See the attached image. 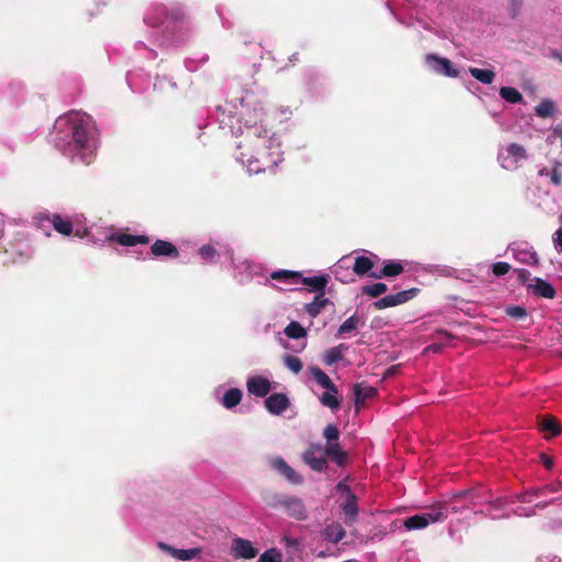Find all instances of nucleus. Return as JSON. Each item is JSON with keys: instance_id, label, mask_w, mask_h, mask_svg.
Returning <instances> with one entry per match:
<instances>
[{"instance_id": "obj_33", "label": "nucleus", "mask_w": 562, "mask_h": 562, "mask_svg": "<svg viewBox=\"0 0 562 562\" xmlns=\"http://www.w3.org/2000/svg\"><path fill=\"white\" fill-rule=\"evenodd\" d=\"M270 278L276 281L296 283L300 280V278H302V273L291 270H278L273 271L270 274Z\"/></svg>"}, {"instance_id": "obj_10", "label": "nucleus", "mask_w": 562, "mask_h": 562, "mask_svg": "<svg viewBox=\"0 0 562 562\" xmlns=\"http://www.w3.org/2000/svg\"><path fill=\"white\" fill-rule=\"evenodd\" d=\"M528 155L525 147L517 143H510L503 148L499 160L505 169H514L520 161L527 160Z\"/></svg>"}, {"instance_id": "obj_30", "label": "nucleus", "mask_w": 562, "mask_h": 562, "mask_svg": "<svg viewBox=\"0 0 562 562\" xmlns=\"http://www.w3.org/2000/svg\"><path fill=\"white\" fill-rule=\"evenodd\" d=\"M373 266H374V262L372 261L371 258L366 257V256H358L355 259L352 270L357 276L368 274L370 277Z\"/></svg>"}, {"instance_id": "obj_2", "label": "nucleus", "mask_w": 562, "mask_h": 562, "mask_svg": "<svg viewBox=\"0 0 562 562\" xmlns=\"http://www.w3.org/2000/svg\"><path fill=\"white\" fill-rule=\"evenodd\" d=\"M218 110L239 123L238 131L240 133H244L241 128V125H244L247 130V137L261 134V132L267 133L261 125L266 115L265 109L251 92L226 100L224 104L218 106Z\"/></svg>"}, {"instance_id": "obj_44", "label": "nucleus", "mask_w": 562, "mask_h": 562, "mask_svg": "<svg viewBox=\"0 0 562 562\" xmlns=\"http://www.w3.org/2000/svg\"><path fill=\"white\" fill-rule=\"evenodd\" d=\"M492 270L496 277H502L509 272L510 265L504 261H498L493 265Z\"/></svg>"}, {"instance_id": "obj_40", "label": "nucleus", "mask_w": 562, "mask_h": 562, "mask_svg": "<svg viewBox=\"0 0 562 562\" xmlns=\"http://www.w3.org/2000/svg\"><path fill=\"white\" fill-rule=\"evenodd\" d=\"M360 323V318L358 315H352L348 317L339 327V334H348L355 330Z\"/></svg>"}, {"instance_id": "obj_11", "label": "nucleus", "mask_w": 562, "mask_h": 562, "mask_svg": "<svg viewBox=\"0 0 562 562\" xmlns=\"http://www.w3.org/2000/svg\"><path fill=\"white\" fill-rule=\"evenodd\" d=\"M325 447L323 448L321 443H311L308 448L304 451L302 458L303 461L316 472H322L327 467Z\"/></svg>"}, {"instance_id": "obj_3", "label": "nucleus", "mask_w": 562, "mask_h": 562, "mask_svg": "<svg viewBox=\"0 0 562 562\" xmlns=\"http://www.w3.org/2000/svg\"><path fill=\"white\" fill-rule=\"evenodd\" d=\"M520 494L499 496L494 499H486L481 496L483 506L480 507L479 515L491 519H504L510 516L531 517L536 515V509H543L550 504L561 502V497L552 498L549 502H537L532 506H526L518 498Z\"/></svg>"}, {"instance_id": "obj_43", "label": "nucleus", "mask_w": 562, "mask_h": 562, "mask_svg": "<svg viewBox=\"0 0 562 562\" xmlns=\"http://www.w3.org/2000/svg\"><path fill=\"white\" fill-rule=\"evenodd\" d=\"M506 314L514 318L522 319L527 316V311L521 306L513 305L506 308Z\"/></svg>"}, {"instance_id": "obj_21", "label": "nucleus", "mask_w": 562, "mask_h": 562, "mask_svg": "<svg viewBox=\"0 0 562 562\" xmlns=\"http://www.w3.org/2000/svg\"><path fill=\"white\" fill-rule=\"evenodd\" d=\"M404 271V267L400 261L387 260L384 262L381 271H372L370 273V278L373 279H382V278H392L397 277Z\"/></svg>"}, {"instance_id": "obj_34", "label": "nucleus", "mask_w": 562, "mask_h": 562, "mask_svg": "<svg viewBox=\"0 0 562 562\" xmlns=\"http://www.w3.org/2000/svg\"><path fill=\"white\" fill-rule=\"evenodd\" d=\"M356 404H363L367 398L375 395L376 390L372 386L356 384L353 387Z\"/></svg>"}, {"instance_id": "obj_41", "label": "nucleus", "mask_w": 562, "mask_h": 562, "mask_svg": "<svg viewBox=\"0 0 562 562\" xmlns=\"http://www.w3.org/2000/svg\"><path fill=\"white\" fill-rule=\"evenodd\" d=\"M283 363L290 371H292L295 374L301 372L303 368L301 360L293 355H286L284 357Z\"/></svg>"}, {"instance_id": "obj_53", "label": "nucleus", "mask_w": 562, "mask_h": 562, "mask_svg": "<svg viewBox=\"0 0 562 562\" xmlns=\"http://www.w3.org/2000/svg\"><path fill=\"white\" fill-rule=\"evenodd\" d=\"M423 351L425 352H428V351H438V347L436 345H429L427 346Z\"/></svg>"}, {"instance_id": "obj_24", "label": "nucleus", "mask_w": 562, "mask_h": 562, "mask_svg": "<svg viewBox=\"0 0 562 562\" xmlns=\"http://www.w3.org/2000/svg\"><path fill=\"white\" fill-rule=\"evenodd\" d=\"M301 282L304 285H307L311 288L312 292L318 293H325V288L329 281L328 276H317V277H303L300 278Z\"/></svg>"}, {"instance_id": "obj_28", "label": "nucleus", "mask_w": 562, "mask_h": 562, "mask_svg": "<svg viewBox=\"0 0 562 562\" xmlns=\"http://www.w3.org/2000/svg\"><path fill=\"white\" fill-rule=\"evenodd\" d=\"M345 535V529L338 522L327 525L323 531L324 538L333 543H338L339 541H341Z\"/></svg>"}, {"instance_id": "obj_20", "label": "nucleus", "mask_w": 562, "mask_h": 562, "mask_svg": "<svg viewBox=\"0 0 562 562\" xmlns=\"http://www.w3.org/2000/svg\"><path fill=\"white\" fill-rule=\"evenodd\" d=\"M150 252L155 257L178 258L180 255L178 248L173 244L162 239H157L151 245Z\"/></svg>"}, {"instance_id": "obj_48", "label": "nucleus", "mask_w": 562, "mask_h": 562, "mask_svg": "<svg viewBox=\"0 0 562 562\" xmlns=\"http://www.w3.org/2000/svg\"><path fill=\"white\" fill-rule=\"evenodd\" d=\"M521 4L522 0H510V13L513 18H515L518 14Z\"/></svg>"}, {"instance_id": "obj_47", "label": "nucleus", "mask_w": 562, "mask_h": 562, "mask_svg": "<svg viewBox=\"0 0 562 562\" xmlns=\"http://www.w3.org/2000/svg\"><path fill=\"white\" fill-rule=\"evenodd\" d=\"M336 490L338 493H340V495L346 498V497H349V495H355L349 485H347L345 482H339L337 485H336Z\"/></svg>"}, {"instance_id": "obj_5", "label": "nucleus", "mask_w": 562, "mask_h": 562, "mask_svg": "<svg viewBox=\"0 0 562 562\" xmlns=\"http://www.w3.org/2000/svg\"><path fill=\"white\" fill-rule=\"evenodd\" d=\"M308 372L313 380L323 389L325 392L319 396V402L323 406L330 408L331 411H338L340 407V401L338 398V389L333 383L330 378L318 367H310Z\"/></svg>"}, {"instance_id": "obj_12", "label": "nucleus", "mask_w": 562, "mask_h": 562, "mask_svg": "<svg viewBox=\"0 0 562 562\" xmlns=\"http://www.w3.org/2000/svg\"><path fill=\"white\" fill-rule=\"evenodd\" d=\"M425 61L428 67L438 75L449 78H457L459 76V70L446 57H440L436 54H427L425 56Z\"/></svg>"}, {"instance_id": "obj_16", "label": "nucleus", "mask_w": 562, "mask_h": 562, "mask_svg": "<svg viewBox=\"0 0 562 562\" xmlns=\"http://www.w3.org/2000/svg\"><path fill=\"white\" fill-rule=\"evenodd\" d=\"M247 391L256 397H266L271 391V382L263 375H251L248 378Z\"/></svg>"}, {"instance_id": "obj_25", "label": "nucleus", "mask_w": 562, "mask_h": 562, "mask_svg": "<svg viewBox=\"0 0 562 562\" xmlns=\"http://www.w3.org/2000/svg\"><path fill=\"white\" fill-rule=\"evenodd\" d=\"M533 293L540 297L553 299L555 296V289L547 281L540 278L535 279V283L530 285Z\"/></svg>"}, {"instance_id": "obj_42", "label": "nucleus", "mask_w": 562, "mask_h": 562, "mask_svg": "<svg viewBox=\"0 0 562 562\" xmlns=\"http://www.w3.org/2000/svg\"><path fill=\"white\" fill-rule=\"evenodd\" d=\"M258 562H281V554L276 549H270L260 554Z\"/></svg>"}, {"instance_id": "obj_31", "label": "nucleus", "mask_w": 562, "mask_h": 562, "mask_svg": "<svg viewBox=\"0 0 562 562\" xmlns=\"http://www.w3.org/2000/svg\"><path fill=\"white\" fill-rule=\"evenodd\" d=\"M113 239L122 246L146 245L149 243V238L146 235L119 234Z\"/></svg>"}, {"instance_id": "obj_8", "label": "nucleus", "mask_w": 562, "mask_h": 562, "mask_svg": "<svg viewBox=\"0 0 562 562\" xmlns=\"http://www.w3.org/2000/svg\"><path fill=\"white\" fill-rule=\"evenodd\" d=\"M183 13L180 9H172L168 11L164 5L153 7L144 18L147 25L151 27L160 26L165 21L171 19L172 21H180Z\"/></svg>"}, {"instance_id": "obj_14", "label": "nucleus", "mask_w": 562, "mask_h": 562, "mask_svg": "<svg viewBox=\"0 0 562 562\" xmlns=\"http://www.w3.org/2000/svg\"><path fill=\"white\" fill-rule=\"evenodd\" d=\"M157 547L168 554L169 557L179 561H191L198 558L202 553L201 547H194L189 549H177L166 542L159 541Z\"/></svg>"}, {"instance_id": "obj_49", "label": "nucleus", "mask_w": 562, "mask_h": 562, "mask_svg": "<svg viewBox=\"0 0 562 562\" xmlns=\"http://www.w3.org/2000/svg\"><path fill=\"white\" fill-rule=\"evenodd\" d=\"M540 458H541V462L544 465V468L551 469L553 467V460L549 456L541 454Z\"/></svg>"}, {"instance_id": "obj_19", "label": "nucleus", "mask_w": 562, "mask_h": 562, "mask_svg": "<svg viewBox=\"0 0 562 562\" xmlns=\"http://www.w3.org/2000/svg\"><path fill=\"white\" fill-rule=\"evenodd\" d=\"M271 467L282 474L290 483L299 485L303 483V477L292 469L283 458L276 457L271 460Z\"/></svg>"}, {"instance_id": "obj_17", "label": "nucleus", "mask_w": 562, "mask_h": 562, "mask_svg": "<svg viewBox=\"0 0 562 562\" xmlns=\"http://www.w3.org/2000/svg\"><path fill=\"white\" fill-rule=\"evenodd\" d=\"M290 398L285 393H273L266 397L265 408L271 415H281L290 407Z\"/></svg>"}, {"instance_id": "obj_50", "label": "nucleus", "mask_w": 562, "mask_h": 562, "mask_svg": "<svg viewBox=\"0 0 562 562\" xmlns=\"http://www.w3.org/2000/svg\"><path fill=\"white\" fill-rule=\"evenodd\" d=\"M554 236V244L562 247V227L555 232Z\"/></svg>"}, {"instance_id": "obj_51", "label": "nucleus", "mask_w": 562, "mask_h": 562, "mask_svg": "<svg viewBox=\"0 0 562 562\" xmlns=\"http://www.w3.org/2000/svg\"><path fill=\"white\" fill-rule=\"evenodd\" d=\"M550 56L562 64V53L558 52L557 49H551Z\"/></svg>"}, {"instance_id": "obj_7", "label": "nucleus", "mask_w": 562, "mask_h": 562, "mask_svg": "<svg viewBox=\"0 0 562 562\" xmlns=\"http://www.w3.org/2000/svg\"><path fill=\"white\" fill-rule=\"evenodd\" d=\"M323 436L326 439L325 453L327 458L331 459L337 465H342L346 460V453L339 443L338 427L334 424L327 425L323 430Z\"/></svg>"}, {"instance_id": "obj_46", "label": "nucleus", "mask_w": 562, "mask_h": 562, "mask_svg": "<svg viewBox=\"0 0 562 562\" xmlns=\"http://www.w3.org/2000/svg\"><path fill=\"white\" fill-rule=\"evenodd\" d=\"M344 353H325V357H324V363L327 364V366H331L340 360H342V357Z\"/></svg>"}, {"instance_id": "obj_39", "label": "nucleus", "mask_w": 562, "mask_h": 562, "mask_svg": "<svg viewBox=\"0 0 562 562\" xmlns=\"http://www.w3.org/2000/svg\"><path fill=\"white\" fill-rule=\"evenodd\" d=\"M199 255L205 262H213L218 257L216 249L211 245L201 246Z\"/></svg>"}, {"instance_id": "obj_54", "label": "nucleus", "mask_w": 562, "mask_h": 562, "mask_svg": "<svg viewBox=\"0 0 562 562\" xmlns=\"http://www.w3.org/2000/svg\"><path fill=\"white\" fill-rule=\"evenodd\" d=\"M340 347H341V345L339 347L331 348L328 351H331V352L340 351Z\"/></svg>"}, {"instance_id": "obj_29", "label": "nucleus", "mask_w": 562, "mask_h": 562, "mask_svg": "<svg viewBox=\"0 0 562 562\" xmlns=\"http://www.w3.org/2000/svg\"><path fill=\"white\" fill-rule=\"evenodd\" d=\"M54 229L64 236H69L72 233V222L63 218L59 214H53L49 218Z\"/></svg>"}, {"instance_id": "obj_45", "label": "nucleus", "mask_w": 562, "mask_h": 562, "mask_svg": "<svg viewBox=\"0 0 562 562\" xmlns=\"http://www.w3.org/2000/svg\"><path fill=\"white\" fill-rule=\"evenodd\" d=\"M562 165L557 164L550 172V180L554 186H560L562 183Z\"/></svg>"}, {"instance_id": "obj_26", "label": "nucleus", "mask_w": 562, "mask_h": 562, "mask_svg": "<svg viewBox=\"0 0 562 562\" xmlns=\"http://www.w3.org/2000/svg\"><path fill=\"white\" fill-rule=\"evenodd\" d=\"M241 398L243 392L237 387H232L224 393L220 402L225 408L233 409L240 403Z\"/></svg>"}, {"instance_id": "obj_13", "label": "nucleus", "mask_w": 562, "mask_h": 562, "mask_svg": "<svg viewBox=\"0 0 562 562\" xmlns=\"http://www.w3.org/2000/svg\"><path fill=\"white\" fill-rule=\"evenodd\" d=\"M418 289L413 288L409 290L401 291L395 294L386 295L373 303L376 310H384L387 307L397 306L400 304H404L416 296L418 293Z\"/></svg>"}, {"instance_id": "obj_27", "label": "nucleus", "mask_w": 562, "mask_h": 562, "mask_svg": "<svg viewBox=\"0 0 562 562\" xmlns=\"http://www.w3.org/2000/svg\"><path fill=\"white\" fill-rule=\"evenodd\" d=\"M328 303L329 300L325 296V293H318L311 303L305 304V311L310 316L316 317Z\"/></svg>"}, {"instance_id": "obj_32", "label": "nucleus", "mask_w": 562, "mask_h": 562, "mask_svg": "<svg viewBox=\"0 0 562 562\" xmlns=\"http://www.w3.org/2000/svg\"><path fill=\"white\" fill-rule=\"evenodd\" d=\"M469 72L473 78H475L477 81L484 85H491L496 76V74L492 69H481L475 67H470Z\"/></svg>"}, {"instance_id": "obj_38", "label": "nucleus", "mask_w": 562, "mask_h": 562, "mask_svg": "<svg viewBox=\"0 0 562 562\" xmlns=\"http://www.w3.org/2000/svg\"><path fill=\"white\" fill-rule=\"evenodd\" d=\"M285 335L289 337V338H293V339H299V338H302L306 335V330L304 329V327L299 324L297 322H291L285 330H284Z\"/></svg>"}, {"instance_id": "obj_52", "label": "nucleus", "mask_w": 562, "mask_h": 562, "mask_svg": "<svg viewBox=\"0 0 562 562\" xmlns=\"http://www.w3.org/2000/svg\"><path fill=\"white\" fill-rule=\"evenodd\" d=\"M528 257H529V260H526L527 263H529V265L537 263L538 257H537V255L535 252L528 254Z\"/></svg>"}, {"instance_id": "obj_23", "label": "nucleus", "mask_w": 562, "mask_h": 562, "mask_svg": "<svg viewBox=\"0 0 562 562\" xmlns=\"http://www.w3.org/2000/svg\"><path fill=\"white\" fill-rule=\"evenodd\" d=\"M340 508L345 515V520L347 524H352L356 521L358 516L356 495H349V497H346L345 502L340 505Z\"/></svg>"}, {"instance_id": "obj_15", "label": "nucleus", "mask_w": 562, "mask_h": 562, "mask_svg": "<svg viewBox=\"0 0 562 562\" xmlns=\"http://www.w3.org/2000/svg\"><path fill=\"white\" fill-rule=\"evenodd\" d=\"M231 553L235 559H254L258 554V550L251 541L236 537L232 541Z\"/></svg>"}, {"instance_id": "obj_37", "label": "nucleus", "mask_w": 562, "mask_h": 562, "mask_svg": "<svg viewBox=\"0 0 562 562\" xmlns=\"http://www.w3.org/2000/svg\"><path fill=\"white\" fill-rule=\"evenodd\" d=\"M387 291V285L382 282L373 283L370 285H364L361 289L362 294H366L370 297H379Z\"/></svg>"}, {"instance_id": "obj_18", "label": "nucleus", "mask_w": 562, "mask_h": 562, "mask_svg": "<svg viewBox=\"0 0 562 562\" xmlns=\"http://www.w3.org/2000/svg\"><path fill=\"white\" fill-rule=\"evenodd\" d=\"M562 490V483H549L542 487L533 488L526 491L524 493H520V496L518 497L521 503L524 504H531L535 502L536 498L546 496L550 493H557Z\"/></svg>"}, {"instance_id": "obj_22", "label": "nucleus", "mask_w": 562, "mask_h": 562, "mask_svg": "<svg viewBox=\"0 0 562 562\" xmlns=\"http://www.w3.org/2000/svg\"><path fill=\"white\" fill-rule=\"evenodd\" d=\"M539 429L546 439L558 436L562 427L553 416H546L539 422Z\"/></svg>"}, {"instance_id": "obj_36", "label": "nucleus", "mask_w": 562, "mask_h": 562, "mask_svg": "<svg viewBox=\"0 0 562 562\" xmlns=\"http://www.w3.org/2000/svg\"><path fill=\"white\" fill-rule=\"evenodd\" d=\"M499 94L509 103H520L524 100L522 94L514 87H502Z\"/></svg>"}, {"instance_id": "obj_9", "label": "nucleus", "mask_w": 562, "mask_h": 562, "mask_svg": "<svg viewBox=\"0 0 562 562\" xmlns=\"http://www.w3.org/2000/svg\"><path fill=\"white\" fill-rule=\"evenodd\" d=\"M276 504L281 507L288 516L296 520H305L307 518L305 504L300 497L282 495L278 497Z\"/></svg>"}, {"instance_id": "obj_6", "label": "nucleus", "mask_w": 562, "mask_h": 562, "mask_svg": "<svg viewBox=\"0 0 562 562\" xmlns=\"http://www.w3.org/2000/svg\"><path fill=\"white\" fill-rule=\"evenodd\" d=\"M70 132L75 148L82 151V162L89 165L95 150V144L89 136L88 125L82 121L72 122Z\"/></svg>"}, {"instance_id": "obj_4", "label": "nucleus", "mask_w": 562, "mask_h": 562, "mask_svg": "<svg viewBox=\"0 0 562 562\" xmlns=\"http://www.w3.org/2000/svg\"><path fill=\"white\" fill-rule=\"evenodd\" d=\"M256 142H248L247 151L241 153V160L247 165L249 172L260 173L272 170L278 164L279 154L270 147V140L265 135H256Z\"/></svg>"}, {"instance_id": "obj_35", "label": "nucleus", "mask_w": 562, "mask_h": 562, "mask_svg": "<svg viewBox=\"0 0 562 562\" xmlns=\"http://www.w3.org/2000/svg\"><path fill=\"white\" fill-rule=\"evenodd\" d=\"M554 102L550 99L542 100L535 109L537 116L547 119L554 114Z\"/></svg>"}, {"instance_id": "obj_1", "label": "nucleus", "mask_w": 562, "mask_h": 562, "mask_svg": "<svg viewBox=\"0 0 562 562\" xmlns=\"http://www.w3.org/2000/svg\"><path fill=\"white\" fill-rule=\"evenodd\" d=\"M483 506L481 495L473 491H461L450 499L437 503L431 509L407 517L403 525L407 530H419L428 525L445 520L450 514L464 519L476 516Z\"/></svg>"}]
</instances>
